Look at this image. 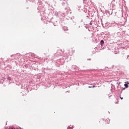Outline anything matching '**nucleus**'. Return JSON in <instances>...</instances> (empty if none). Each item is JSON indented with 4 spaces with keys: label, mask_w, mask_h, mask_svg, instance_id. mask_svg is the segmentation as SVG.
I'll return each instance as SVG.
<instances>
[{
    "label": "nucleus",
    "mask_w": 129,
    "mask_h": 129,
    "mask_svg": "<svg viewBox=\"0 0 129 129\" xmlns=\"http://www.w3.org/2000/svg\"><path fill=\"white\" fill-rule=\"evenodd\" d=\"M92 87V88H94V87H95V86L94 85Z\"/></svg>",
    "instance_id": "6"
},
{
    "label": "nucleus",
    "mask_w": 129,
    "mask_h": 129,
    "mask_svg": "<svg viewBox=\"0 0 129 129\" xmlns=\"http://www.w3.org/2000/svg\"><path fill=\"white\" fill-rule=\"evenodd\" d=\"M31 56H32V57H34L35 54L34 53H32V54H31Z\"/></svg>",
    "instance_id": "5"
},
{
    "label": "nucleus",
    "mask_w": 129,
    "mask_h": 129,
    "mask_svg": "<svg viewBox=\"0 0 129 129\" xmlns=\"http://www.w3.org/2000/svg\"><path fill=\"white\" fill-rule=\"evenodd\" d=\"M128 84H129V83H127Z\"/></svg>",
    "instance_id": "9"
},
{
    "label": "nucleus",
    "mask_w": 129,
    "mask_h": 129,
    "mask_svg": "<svg viewBox=\"0 0 129 129\" xmlns=\"http://www.w3.org/2000/svg\"><path fill=\"white\" fill-rule=\"evenodd\" d=\"M124 85L126 88H128V85H127V84H125Z\"/></svg>",
    "instance_id": "4"
},
{
    "label": "nucleus",
    "mask_w": 129,
    "mask_h": 129,
    "mask_svg": "<svg viewBox=\"0 0 129 129\" xmlns=\"http://www.w3.org/2000/svg\"><path fill=\"white\" fill-rule=\"evenodd\" d=\"M103 44H104V41H103V40H101V41H100L101 45L102 46V45H103Z\"/></svg>",
    "instance_id": "3"
},
{
    "label": "nucleus",
    "mask_w": 129,
    "mask_h": 129,
    "mask_svg": "<svg viewBox=\"0 0 129 129\" xmlns=\"http://www.w3.org/2000/svg\"><path fill=\"white\" fill-rule=\"evenodd\" d=\"M110 121V120L108 118L103 119L102 125H106V124H109Z\"/></svg>",
    "instance_id": "1"
},
{
    "label": "nucleus",
    "mask_w": 129,
    "mask_h": 129,
    "mask_svg": "<svg viewBox=\"0 0 129 129\" xmlns=\"http://www.w3.org/2000/svg\"><path fill=\"white\" fill-rule=\"evenodd\" d=\"M88 87H89V88H92V87H91V86H89Z\"/></svg>",
    "instance_id": "7"
},
{
    "label": "nucleus",
    "mask_w": 129,
    "mask_h": 129,
    "mask_svg": "<svg viewBox=\"0 0 129 129\" xmlns=\"http://www.w3.org/2000/svg\"><path fill=\"white\" fill-rule=\"evenodd\" d=\"M102 123H103V119H99L97 122V125H101V124L102 125Z\"/></svg>",
    "instance_id": "2"
},
{
    "label": "nucleus",
    "mask_w": 129,
    "mask_h": 129,
    "mask_svg": "<svg viewBox=\"0 0 129 129\" xmlns=\"http://www.w3.org/2000/svg\"><path fill=\"white\" fill-rule=\"evenodd\" d=\"M120 99H121V100H122V99H123V98L120 97Z\"/></svg>",
    "instance_id": "8"
}]
</instances>
